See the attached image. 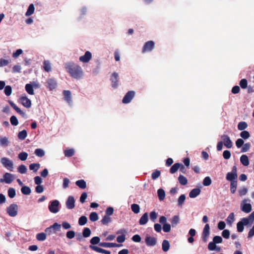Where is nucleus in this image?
<instances>
[{
    "instance_id": "a19ab883",
    "label": "nucleus",
    "mask_w": 254,
    "mask_h": 254,
    "mask_svg": "<svg viewBox=\"0 0 254 254\" xmlns=\"http://www.w3.org/2000/svg\"><path fill=\"white\" fill-rule=\"evenodd\" d=\"M235 215L233 212L231 213L226 219L227 224L231 225L235 220Z\"/></svg>"
},
{
    "instance_id": "e433bc0d",
    "label": "nucleus",
    "mask_w": 254,
    "mask_h": 254,
    "mask_svg": "<svg viewBox=\"0 0 254 254\" xmlns=\"http://www.w3.org/2000/svg\"><path fill=\"white\" fill-rule=\"evenodd\" d=\"M21 192L24 195H29L31 193L30 188L27 186H23L21 189Z\"/></svg>"
},
{
    "instance_id": "052dcab7",
    "label": "nucleus",
    "mask_w": 254,
    "mask_h": 254,
    "mask_svg": "<svg viewBox=\"0 0 254 254\" xmlns=\"http://www.w3.org/2000/svg\"><path fill=\"white\" fill-rule=\"evenodd\" d=\"M89 247L90 249H91L92 250H93L97 252H98L99 253H102V254L104 253V249H103L99 248L97 246H92V245H90L89 246Z\"/></svg>"
},
{
    "instance_id": "49530a36",
    "label": "nucleus",
    "mask_w": 254,
    "mask_h": 254,
    "mask_svg": "<svg viewBox=\"0 0 254 254\" xmlns=\"http://www.w3.org/2000/svg\"><path fill=\"white\" fill-rule=\"evenodd\" d=\"M87 222V218L85 216H81L78 220V224L80 226H83L86 224Z\"/></svg>"
},
{
    "instance_id": "a211bd4d",
    "label": "nucleus",
    "mask_w": 254,
    "mask_h": 254,
    "mask_svg": "<svg viewBox=\"0 0 254 254\" xmlns=\"http://www.w3.org/2000/svg\"><path fill=\"white\" fill-rule=\"evenodd\" d=\"M21 102L23 106L29 108L31 106V101L26 96H22L20 99Z\"/></svg>"
},
{
    "instance_id": "f704fd0d",
    "label": "nucleus",
    "mask_w": 254,
    "mask_h": 254,
    "mask_svg": "<svg viewBox=\"0 0 254 254\" xmlns=\"http://www.w3.org/2000/svg\"><path fill=\"white\" fill-rule=\"evenodd\" d=\"M34 153L37 156L39 157H42L45 155V152L42 149L37 148L35 149Z\"/></svg>"
},
{
    "instance_id": "2f4dec72",
    "label": "nucleus",
    "mask_w": 254,
    "mask_h": 254,
    "mask_svg": "<svg viewBox=\"0 0 254 254\" xmlns=\"http://www.w3.org/2000/svg\"><path fill=\"white\" fill-rule=\"evenodd\" d=\"M75 184L80 188L84 189L86 187V183L83 180H78L75 182Z\"/></svg>"
},
{
    "instance_id": "39448f33",
    "label": "nucleus",
    "mask_w": 254,
    "mask_h": 254,
    "mask_svg": "<svg viewBox=\"0 0 254 254\" xmlns=\"http://www.w3.org/2000/svg\"><path fill=\"white\" fill-rule=\"evenodd\" d=\"M61 225L58 223H55L53 225L45 229L46 234L51 235L55 234L57 231L61 230Z\"/></svg>"
},
{
    "instance_id": "aec40b11",
    "label": "nucleus",
    "mask_w": 254,
    "mask_h": 254,
    "mask_svg": "<svg viewBox=\"0 0 254 254\" xmlns=\"http://www.w3.org/2000/svg\"><path fill=\"white\" fill-rule=\"evenodd\" d=\"M201 192L199 188H195L192 189L189 193V196L190 198H195L198 196Z\"/></svg>"
},
{
    "instance_id": "603ef678",
    "label": "nucleus",
    "mask_w": 254,
    "mask_h": 254,
    "mask_svg": "<svg viewBox=\"0 0 254 254\" xmlns=\"http://www.w3.org/2000/svg\"><path fill=\"white\" fill-rule=\"evenodd\" d=\"M111 221V218L107 215L104 216L103 219L101 220V222L104 225H107Z\"/></svg>"
},
{
    "instance_id": "c85d7f7f",
    "label": "nucleus",
    "mask_w": 254,
    "mask_h": 254,
    "mask_svg": "<svg viewBox=\"0 0 254 254\" xmlns=\"http://www.w3.org/2000/svg\"><path fill=\"white\" fill-rule=\"evenodd\" d=\"M25 90L26 92L30 95H34V91L33 90V86L31 84H26L25 85Z\"/></svg>"
},
{
    "instance_id": "4be33fe9",
    "label": "nucleus",
    "mask_w": 254,
    "mask_h": 254,
    "mask_svg": "<svg viewBox=\"0 0 254 254\" xmlns=\"http://www.w3.org/2000/svg\"><path fill=\"white\" fill-rule=\"evenodd\" d=\"M43 67L47 72H50L52 70V66L50 62L48 60H45L43 62Z\"/></svg>"
},
{
    "instance_id": "9d476101",
    "label": "nucleus",
    "mask_w": 254,
    "mask_h": 254,
    "mask_svg": "<svg viewBox=\"0 0 254 254\" xmlns=\"http://www.w3.org/2000/svg\"><path fill=\"white\" fill-rule=\"evenodd\" d=\"M254 221V211L248 217L243 218L240 221L244 226H247L249 224H252Z\"/></svg>"
},
{
    "instance_id": "09e8293b",
    "label": "nucleus",
    "mask_w": 254,
    "mask_h": 254,
    "mask_svg": "<svg viewBox=\"0 0 254 254\" xmlns=\"http://www.w3.org/2000/svg\"><path fill=\"white\" fill-rule=\"evenodd\" d=\"M91 232L89 228H84L82 232L83 237L84 238L89 237L91 235Z\"/></svg>"
},
{
    "instance_id": "69168bd1",
    "label": "nucleus",
    "mask_w": 254,
    "mask_h": 254,
    "mask_svg": "<svg viewBox=\"0 0 254 254\" xmlns=\"http://www.w3.org/2000/svg\"><path fill=\"white\" fill-rule=\"evenodd\" d=\"M216 244L213 242H210L208 245V249L209 251H214L216 249Z\"/></svg>"
},
{
    "instance_id": "dca6fc26",
    "label": "nucleus",
    "mask_w": 254,
    "mask_h": 254,
    "mask_svg": "<svg viewBox=\"0 0 254 254\" xmlns=\"http://www.w3.org/2000/svg\"><path fill=\"white\" fill-rule=\"evenodd\" d=\"M67 208L72 209L75 207V200L73 196H69L65 202Z\"/></svg>"
},
{
    "instance_id": "bf43d9fd",
    "label": "nucleus",
    "mask_w": 254,
    "mask_h": 254,
    "mask_svg": "<svg viewBox=\"0 0 254 254\" xmlns=\"http://www.w3.org/2000/svg\"><path fill=\"white\" fill-rule=\"evenodd\" d=\"M212 183L211 180L209 177H206L203 181V185L204 186H209Z\"/></svg>"
},
{
    "instance_id": "f257e3e1",
    "label": "nucleus",
    "mask_w": 254,
    "mask_h": 254,
    "mask_svg": "<svg viewBox=\"0 0 254 254\" xmlns=\"http://www.w3.org/2000/svg\"><path fill=\"white\" fill-rule=\"evenodd\" d=\"M64 66L70 76L73 78L79 80L83 78L84 72L79 64L73 62H69L66 63Z\"/></svg>"
},
{
    "instance_id": "3c124183",
    "label": "nucleus",
    "mask_w": 254,
    "mask_h": 254,
    "mask_svg": "<svg viewBox=\"0 0 254 254\" xmlns=\"http://www.w3.org/2000/svg\"><path fill=\"white\" fill-rule=\"evenodd\" d=\"M4 93L6 96H10L12 93L11 87L10 85L6 86L4 89Z\"/></svg>"
},
{
    "instance_id": "864d4df0",
    "label": "nucleus",
    "mask_w": 254,
    "mask_h": 254,
    "mask_svg": "<svg viewBox=\"0 0 254 254\" xmlns=\"http://www.w3.org/2000/svg\"><path fill=\"white\" fill-rule=\"evenodd\" d=\"M240 136L244 139H247L250 137V134L248 131L243 130L240 133Z\"/></svg>"
},
{
    "instance_id": "20e7f679",
    "label": "nucleus",
    "mask_w": 254,
    "mask_h": 254,
    "mask_svg": "<svg viewBox=\"0 0 254 254\" xmlns=\"http://www.w3.org/2000/svg\"><path fill=\"white\" fill-rule=\"evenodd\" d=\"M45 86L49 91H54L57 87V81L55 78H48L45 83Z\"/></svg>"
},
{
    "instance_id": "ddd939ff",
    "label": "nucleus",
    "mask_w": 254,
    "mask_h": 254,
    "mask_svg": "<svg viewBox=\"0 0 254 254\" xmlns=\"http://www.w3.org/2000/svg\"><path fill=\"white\" fill-rule=\"evenodd\" d=\"M92 57L91 53L90 51H87L85 52L84 55L79 58V60L82 63H87L91 60Z\"/></svg>"
},
{
    "instance_id": "c03bdc74",
    "label": "nucleus",
    "mask_w": 254,
    "mask_h": 254,
    "mask_svg": "<svg viewBox=\"0 0 254 254\" xmlns=\"http://www.w3.org/2000/svg\"><path fill=\"white\" fill-rule=\"evenodd\" d=\"M64 154L65 157H70L74 154V150L73 149H66L64 151Z\"/></svg>"
},
{
    "instance_id": "e2e57ef3",
    "label": "nucleus",
    "mask_w": 254,
    "mask_h": 254,
    "mask_svg": "<svg viewBox=\"0 0 254 254\" xmlns=\"http://www.w3.org/2000/svg\"><path fill=\"white\" fill-rule=\"evenodd\" d=\"M23 53L22 49H18L12 54V57L14 59L17 58L21 54Z\"/></svg>"
},
{
    "instance_id": "473e14b6",
    "label": "nucleus",
    "mask_w": 254,
    "mask_h": 254,
    "mask_svg": "<svg viewBox=\"0 0 254 254\" xmlns=\"http://www.w3.org/2000/svg\"><path fill=\"white\" fill-rule=\"evenodd\" d=\"M237 188V181L231 182L230 184V191L232 193H234L236 192Z\"/></svg>"
},
{
    "instance_id": "4c0bfd02",
    "label": "nucleus",
    "mask_w": 254,
    "mask_h": 254,
    "mask_svg": "<svg viewBox=\"0 0 254 254\" xmlns=\"http://www.w3.org/2000/svg\"><path fill=\"white\" fill-rule=\"evenodd\" d=\"M248 127V124L246 122H241L238 125V128L240 130H244Z\"/></svg>"
},
{
    "instance_id": "f03ea898",
    "label": "nucleus",
    "mask_w": 254,
    "mask_h": 254,
    "mask_svg": "<svg viewBox=\"0 0 254 254\" xmlns=\"http://www.w3.org/2000/svg\"><path fill=\"white\" fill-rule=\"evenodd\" d=\"M0 162L3 167L10 171H13L14 164L11 160L7 157H3L0 158Z\"/></svg>"
},
{
    "instance_id": "774afa93",
    "label": "nucleus",
    "mask_w": 254,
    "mask_h": 254,
    "mask_svg": "<svg viewBox=\"0 0 254 254\" xmlns=\"http://www.w3.org/2000/svg\"><path fill=\"white\" fill-rule=\"evenodd\" d=\"M222 236L225 239H228L230 237V231L228 229H225L222 233Z\"/></svg>"
},
{
    "instance_id": "8fccbe9b",
    "label": "nucleus",
    "mask_w": 254,
    "mask_h": 254,
    "mask_svg": "<svg viewBox=\"0 0 254 254\" xmlns=\"http://www.w3.org/2000/svg\"><path fill=\"white\" fill-rule=\"evenodd\" d=\"M132 211L135 214H137L140 211V207L137 204H132L131 205Z\"/></svg>"
},
{
    "instance_id": "412c9836",
    "label": "nucleus",
    "mask_w": 254,
    "mask_h": 254,
    "mask_svg": "<svg viewBox=\"0 0 254 254\" xmlns=\"http://www.w3.org/2000/svg\"><path fill=\"white\" fill-rule=\"evenodd\" d=\"M241 210L245 213H249L252 210V205L250 203L241 204Z\"/></svg>"
},
{
    "instance_id": "bb28decb",
    "label": "nucleus",
    "mask_w": 254,
    "mask_h": 254,
    "mask_svg": "<svg viewBox=\"0 0 254 254\" xmlns=\"http://www.w3.org/2000/svg\"><path fill=\"white\" fill-rule=\"evenodd\" d=\"M241 163L245 166L249 164V161L248 156L246 155H242L240 157Z\"/></svg>"
},
{
    "instance_id": "72a5a7b5",
    "label": "nucleus",
    "mask_w": 254,
    "mask_h": 254,
    "mask_svg": "<svg viewBox=\"0 0 254 254\" xmlns=\"http://www.w3.org/2000/svg\"><path fill=\"white\" fill-rule=\"evenodd\" d=\"M28 156V154L26 152H21L18 155V158L21 161H25Z\"/></svg>"
},
{
    "instance_id": "c9c22d12",
    "label": "nucleus",
    "mask_w": 254,
    "mask_h": 254,
    "mask_svg": "<svg viewBox=\"0 0 254 254\" xmlns=\"http://www.w3.org/2000/svg\"><path fill=\"white\" fill-rule=\"evenodd\" d=\"M17 171L21 174H24L27 173V168L25 165H20L17 168Z\"/></svg>"
},
{
    "instance_id": "680f3d73",
    "label": "nucleus",
    "mask_w": 254,
    "mask_h": 254,
    "mask_svg": "<svg viewBox=\"0 0 254 254\" xmlns=\"http://www.w3.org/2000/svg\"><path fill=\"white\" fill-rule=\"evenodd\" d=\"M100 239L98 237H94L90 240V243L92 245H97L99 243Z\"/></svg>"
},
{
    "instance_id": "338daca9",
    "label": "nucleus",
    "mask_w": 254,
    "mask_h": 254,
    "mask_svg": "<svg viewBox=\"0 0 254 254\" xmlns=\"http://www.w3.org/2000/svg\"><path fill=\"white\" fill-rule=\"evenodd\" d=\"M157 217V213L155 211H152L150 213V219L154 222Z\"/></svg>"
},
{
    "instance_id": "cd10ccee",
    "label": "nucleus",
    "mask_w": 254,
    "mask_h": 254,
    "mask_svg": "<svg viewBox=\"0 0 254 254\" xmlns=\"http://www.w3.org/2000/svg\"><path fill=\"white\" fill-rule=\"evenodd\" d=\"M79 16L78 17V20H80V19H81L87 13V8L86 7H81L79 10Z\"/></svg>"
},
{
    "instance_id": "6e6d98bb",
    "label": "nucleus",
    "mask_w": 254,
    "mask_h": 254,
    "mask_svg": "<svg viewBox=\"0 0 254 254\" xmlns=\"http://www.w3.org/2000/svg\"><path fill=\"white\" fill-rule=\"evenodd\" d=\"M251 147V144L250 143H246L245 144L244 143L243 146H242V148L241 149V152H247Z\"/></svg>"
},
{
    "instance_id": "58836bf2",
    "label": "nucleus",
    "mask_w": 254,
    "mask_h": 254,
    "mask_svg": "<svg viewBox=\"0 0 254 254\" xmlns=\"http://www.w3.org/2000/svg\"><path fill=\"white\" fill-rule=\"evenodd\" d=\"M99 217L95 212H91L89 215V219L91 221L95 222L98 220Z\"/></svg>"
},
{
    "instance_id": "5701e85b",
    "label": "nucleus",
    "mask_w": 254,
    "mask_h": 254,
    "mask_svg": "<svg viewBox=\"0 0 254 254\" xmlns=\"http://www.w3.org/2000/svg\"><path fill=\"white\" fill-rule=\"evenodd\" d=\"M148 220V215L147 213H145L141 217L139 221V223L141 225H143L146 224Z\"/></svg>"
},
{
    "instance_id": "6e6552de",
    "label": "nucleus",
    "mask_w": 254,
    "mask_h": 254,
    "mask_svg": "<svg viewBox=\"0 0 254 254\" xmlns=\"http://www.w3.org/2000/svg\"><path fill=\"white\" fill-rule=\"evenodd\" d=\"M60 202L58 200H54L50 202L48 206L49 211L53 213H57L59 211Z\"/></svg>"
},
{
    "instance_id": "9b49d317",
    "label": "nucleus",
    "mask_w": 254,
    "mask_h": 254,
    "mask_svg": "<svg viewBox=\"0 0 254 254\" xmlns=\"http://www.w3.org/2000/svg\"><path fill=\"white\" fill-rule=\"evenodd\" d=\"M135 96V92L133 91H129L127 93L122 100V102L124 104H127L131 102Z\"/></svg>"
},
{
    "instance_id": "f8f14e48",
    "label": "nucleus",
    "mask_w": 254,
    "mask_h": 254,
    "mask_svg": "<svg viewBox=\"0 0 254 254\" xmlns=\"http://www.w3.org/2000/svg\"><path fill=\"white\" fill-rule=\"evenodd\" d=\"M221 138L222 140L224 146L227 148H230L233 146V143L230 139V137L226 134H223L221 136Z\"/></svg>"
},
{
    "instance_id": "7c9ffc66",
    "label": "nucleus",
    "mask_w": 254,
    "mask_h": 254,
    "mask_svg": "<svg viewBox=\"0 0 254 254\" xmlns=\"http://www.w3.org/2000/svg\"><path fill=\"white\" fill-rule=\"evenodd\" d=\"M40 168V164L39 163H32L29 165V169L34 172H37Z\"/></svg>"
},
{
    "instance_id": "1a4fd4ad",
    "label": "nucleus",
    "mask_w": 254,
    "mask_h": 254,
    "mask_svg": "<svg viewBox=\"0 0 254 254\" xmlns=\"http://www.w3.org/2000/svg\"><path fill=\"white\" fill-rule=\"evenodd\" d=\"M237 167L236 166H234L232 171L227 174L226 179L228 181L232 182L237 181Z\"/></svg>"
},
{
    "instance_id": "6ab92c4d",
    "label": "nucleus",
    "mask_w": 254,
    "mask_h": 254,
    "mask_svg": "<svg viewBox=\"0 0 254 254\" xmlns=\"http://www.w3.org/2000/svg\"><path fill=\"white\" fill-rule=\"evenodd\" d=\"M145 241L148 246H154L157 242L156 238L150 236H146Z\"/></svg>"
},
{
    "instance_id": "7ed1b4c3",
    "label": "nucleus",
    "mask_w": 254,
    "mask_h": 254,
    "mask_svg": "<svg viewBox=\"0 0 254 254\" xmlns=\"http://www.w3.org/2000/svg\"><path fill=\"white\" fill-rule=\"evenodd\" d=\"M15 179L14 175L6 172L5 173L1 178L0 179V183H4L7 184H10Z\"/></svg>"
},
{
    "instance_id": "2eb2a0df",
    "label": "nucleus",
    "mask_w": 254,
    "mask_h": 254,
    "mask_svg": "<svg viewBox=\"0 0 254 254\" xmlns=\"http://www.w3.org/2000/svg\"><path fill=\"white\" fill-rule=\"evenodd\" d=\"M111 81L112 82V86L114 88H116L118 86L119 82V74L117 72H113L111 77Z\"/></svg>"
},
{
    "instance_id": "13d9d810",
    "label": "nucleus",
    "mask_w": 254,
    "mask_h": 254,
    "mask_svg": "<svg viewBox=\"0 0 254 254\" xmlns=\"http://www.w3.org/2000/svg\"><path fill=\"white\" fill-rule=\"evenodd\" d=\"M239 84L242 89H245L247 87L248 81L246 79H242L240 80Z\"/></svg>"
},
{
    "instance_id": "0e129e2a",
    "label": "nucleus",
    "mask_w": 254,
    "mask_h": 254,
    "mask_svg": "<svg viewBox=\"0 0 254 254\" xmlns=\"http://www.w3.org/2000/svg\"><path fill=\"white\" fill-rule=\"evenodd\" d=\"M222 238L219 236H215L213 238V241L216 244H220L222 242Z\"/></svg>"
},
{
    "instance_id": "ea45409f",
    "label": "nucleus",
    "mask_w": 254,
    "mask_h": 254,
    "mask_svg": "<svg viewBox=\"0 0 254 254\" xmlns=\"http://www.w3.org/2000/svg\"><path fill=\"white\" fill-rule=\"evenodd\" d=\"M157 193L159 200H163L165 198V193L163 189H159L157 191Z\"/></svg>"
},
{
    "instance_id": "0eeeda50",
    "label": "nucleus",
    "mask_w": 254,
    "mask_h": 254,
    "mask_svg": "<svg viewBox=\"0 0 254 254\" xmlns=\"http://www.w3.org/2000/svg\"><path fill=\"white\" fill-rule=\"evenodd\" d=\"M155 47V43L150 40L145 42L142 47V53H146L151 52Z\"/></svg>"
},
{
    "instance_id": "a18cd8bd",
    "label": "nucleus",
    "mask_w": 254,
    "mask_h": 254,
    "mask_svg": "<svg viewBox=\"0 0 254 254\" xmlns=\"http://www.w3.org/2000/svg\"><path fill=\"white\" fill-rule=\"evenodd\" d=\"M36 239L39 241H43L46 239V233H40L36 235Z\"/></svg>"
},
{
    "instance_id": "4d7b16f0",
    "label": "nucleus",
    "mask_w": 254,
    "mask_h": 254,
    "mask_svg": "<svg viewBox=\"0 0 254 254\" xmlns=\"http://www.w3.org/2000/svg\"><path fill=\"white\" fill-rule=\"evenodd\" d=\"M186 199V196L185 194H182L178 199V205L179 206H182Z\"/></svg>"
},
{
    "instance_id": "c756f323",
    "label": "nucleus",
    "mask_w": 254,
    "mask_h": 254,
    "mask_svg": "<svg viewBox=\"0 0 254 254\" xmlns=\"http://www.w3.org/2000/svg\"><path fill=\"white\" fill-rule=\"evenodd\" d=\"M178 181L179 183L183 186H185L188 184L187 179L182 175H180L179 176Z\"/></svg>"
},
{
    "instance_id": "5fc2aeb1",
    "label": "nucleus",
    "mask_w": 254,
    "mask_h": 254,
    "mask_svg": "<svg viewBox=\"0 0 254 254\" xmlns=\"http://www.w3.org/2000/svg\"><path fill=\"white\" fill-rule=\"evenodd\" d=\"M10 122L12 125L16 126L18 124V121L15 116H12L10 118Z\"/></svg>"
},
{
    "instance_id": "4468645a",
    "label": "nucleus",
    "mask_w": 254,
    "mask_h": 254,
    "mask_svg": "<svg viewBox=\"0 0 254 254\" xmlns=\"http://www.w3.org/2000/svg\"><path fill=\"white\" fill-rule=\"evenodd\" d=\"M210 234V227L208 224H206L203 230L202 233V240L204 242L207 241L208 237Z\"/></svg>"
},
{
    "instance_id": "393cba45",
    "label": "nucleus",
    "mask_w": 254,
    "mask_h": 254,
    "mask_svg": "<svg viewBox=\"0 0 254 254\" xmlns=\"http://www.w3.org/2000/svg\"><path fill=\"white\" fill-rule=\"evenodd\" d=\"M99 246L105 248H113L119 247V245L113 243H99Z\"/></svg>"
},
{
    "instance_id": "de8ad7c7",
    "label": "nucleus",
    "mask_w": 254,
    "mask_h": 254,
    "mask_svg": "<svg viewBox=\"0 0 254 254\" xmlns=\"http://www.w3.org/2000/svg\"><path fill=\"white\" fill-rule=\"evenodd\" d=\"M27 134L26 130H23L19 132L18 134V137L19 139L21 140H24L27 137Z\"/></svg>"
},
{
    "instance_id": "37998d69",
    "label": "nucleus",
    "mask_w": 254,
    "mask_h": 254,
    "mask_svg": "<svg viewBox=\"0 0 254 254\" xmlns=\"http://www.w3.org/2000/svg\"><path fill=\"white\" fill-rule=\"evenodd\" d=\"M7 193L8 196L10 198H12L14 197L16 195L15 190L13 188H10L8 190Z\"/></svg>"
},
{
    "instance_id": "79ce46f5",
    "label": "nucleus",
    "mask_w": 254,
    "mask_h": 254,
    "mask_svg": "<svg viewBox=\"0 0 254 254\" xmlns=\"http://www.w3.org/2000/svg\"><path fill=\"white\" fill-rule=\"evenodd\" d=\"M162 250L164 252H167L170 248V244L167 240H164L162 245Z\"/></svg>"
},
{
    "instance_id": "b1692460",
    "label": "nucleus",
    "mask_w": 254,
    "mask_h": 254,
    "mask_svg": "<svg viewBox=\"0 0 254 254\" xmlns=\"http://www.w3.org/2000/svg\"><path fill=\"white\" fill-rule=\"evenodd\" d=\"M35 11V6L34 5L33 3L30 4L28 9L25 13V16H29L31 15H32Z\"/></svg>"
},
{
    "instance_id": "a878e982",
    "label": "nucleus",
    "mask_w": 254,
    "mask_h": 254,
    "mask_svg": "<svg viewBox=\"0 0 254 254\" xmlns=\"http://www.w3.org/2000/svg\"><path fill=\"white\" fill-rule=\"evenodd\" d=\"M9 144L8 138L4 137H0V145L3 147H7Z\"/></svg>"
},
{
    "instance_id": "f3484780",
    "label": "nucleus",
    "mask_w": 254,
    "mask_h": 254,
    "mask_svg": "<svg viewBox=\"0 0 254 254\" xmlns=\"http://www.w3.org/2000/svg\"><path fill=\"white\" fill-rule=\"evenodd\" d=\"M63 94L64 100L68 105H71L72 103L71 92L69 90H64L63 91Z\"/></svg>"
},
{
    "instance_id": "423d86ee",
    "label": "nucleus",
    "mask_w": 254,
    "mask_h": 254,
    "mask_svg": "<svg viewBox=\"0 0 254 254\" xmlns=\"http://www.w3.org/2000/svg\"><path fill=\"white\" fill-rule=\"evenodd\" d=\"M18 206L16 204L12 203L6 208V212L10 217H15L18 213Z\"/></svg>"
}]
</instances>
